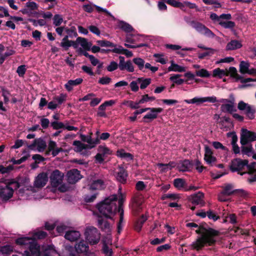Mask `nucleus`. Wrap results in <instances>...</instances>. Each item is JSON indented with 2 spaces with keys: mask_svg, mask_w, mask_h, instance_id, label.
<instances>
[{
  "mask_svg": "<svg viewBox=\"0 0 256 256\" xmlns=\"http://www.w3.org/2000/svg\"><path fill=\"white\" fill-rule=\"evenodd\" d=\"M164 2L174 8H180L182 10L184 8L182 3L178 2L176 0H164Z\"/></svg>",
  "mask_w": 256,
  "mask_h": 256,
  "instance_id": "nucleus-46",
  "label": "nucleus"
},
{
  "mask_svg": "<svg viewBox=\"0 0 256 256\" xmlns=\"http://www.w3.org/2000/svg\"><path fill=\"white\" fill-rule=\"evenodd\" d=\"M188 200L192 204L194 205L200 204L201 206H203L205 204L204 194L201 192H198L197 193L191 195L188 198Z\"/></svg>",
  "mask_w": 256,
  "mask_h": 256,
  "instance_id": "nucleus-14",
  "label": "nucleus"
},
{
  "mask_svg": "<svg viewBox=\"0 0 256 256\" xmlns=\"http://www.w3.org/2000/svg\"><path fill=\"white\" fill-rule=\"evenodd\" d=\"M36 146L38 152H44L46 148V142L43 138H40L34 139L32 144L28 146V149L31 150H34Z\"/></svg>",
  "mask_w": 256,
  "mask_h": 256,
  "instance_id": "nucleus-12",
  "label": "nucleus"
},
{
  "mask_svg": "<svg viewBox=\"0 0 256 256\" xmlns=\"http://www.w3.org/2000/svg\"><path fill=\"white\" fill-rule=\"evenodd\" d=\"M196 75L201 78H208L210 76V74L208 71L204 68L196 71Z\"/></svg>",
  "mask_w": 256,
  "mask_h": 256,
  "instance_id": "nucleus-48",
  "label": "nucleus"
},
{
  "mask_svg": "<svg viewBox=\"0 0 256 256\" xmlns=\"http://www.w3.org/2000/svg\"><path fill=\"white\" fill-rule=\"evenodd\" d=\"M219 24L224 28H228L231 30L234 33L236 32V30L234 28L236 26V24L234 22L228 20V21H220Z\"/></svg>",
  "mask_w": 256,
  "mask_h": 256,
  "instance_id": "nucleus-34",
  "label": "nucleus"
},
{
  "mask_svg": "<svg viewBox=\"0 0 256 256\" xmlns=\"http://www.w3.org/2000/svg\"><path fill=\"white\" fill-rule=\"evenodd\" d=\"M0 182H6L8 186L10 187V188H12L13 190V193L14 192V190H18L20 187V184L16 179H10V180H6L4 178L0 179Z\"/></svg>",
  "mask_w": 256,
  "mask_h": 256,
  "instance_id": "nucleus-26",
  "label": "nucleus"
},
{
  "mask_svg": "<svg viewBox=\"0 0 256 256\" xmlns=\"http://www.w3.org/2000/svg\"><path fill=\"white\" fill-rule=\"evenodd\" d=\"M73 145L76 146L74 150L76 152H80L84 150L91 149L94 148V146H90L82 143L80 140H74L73 142Z\"/></svg>",
  "mask_w": 256,
  "mask_h": 256,
  "instance_id": "nucleus-27",
  "label": "nucleus"
},
{
  "mask_svg": "<svg viewBox=\"0 0 256 256\" xmlns=\"http://www.w3.org/2000/svg\"><path fill=\"white\" fill-rule=\"evenodd\" d=\"M4 186H0V198L2 202H7L13 196V190L8 186L6 182H2Z\"/></svg>",
  "mask_w": 256,
  "mask_h": 256,
  "instance_id": "nucleus-11",
  "label": "nucleus"
},
{
  "mask_svg": "<svg viewBox=\"0 0 256 256\" xmlns=\"http://www.w3.org/2000/svg\"><path fill=\"white\" fill-rule=\"evenodd\" d=\"M63 22V18L60 15L56 14H55L53 18V24L56 26H60Z\"/></svg>",
  "mask_w": 256,
  "mask_h": 256,
  "instance_id": "nucleus-52",
  "label": "nucleus"
},
{
  "mask_svg": "<svg viewBox=\"0 0 256 256\" xmlns=\"http://www.w3.org/2000/svg\"><path fill=\"white\" fill-rule=\"evenodd\" d=\"M117 200V196L113 194L98 204L96 208L100 214V215L106 218L112 219L118 208L116 204Z\"/></svg>",
  "mask_w": 256,
  "mask_h": 256,
  "instance_id": "nucleus-2",
  "label": "nucleus"
},
{
  "mask_svg": "<svg viewBox=\"0 0 256 256\" xmlns=\"http://www.w3.org/2000/svg\"><path fill=\"white\" fill-rule=\"evenodd\" d=\"M74 248L72 246L70 245L66 246V250L68 252V256H80L76 252Z\"/></svg>",
  "mask_w": 256,
  "mask_h": 256,
  "instance_id": "nucleus-57",
  "label": "nucleus"
},
{
  "mask_svg": "<svg viewBox=\"0 0 256 256\" xmlns=\"http://www.w3.org/2000/svg\"><path fill=\"white\" fill-rule=\"evenodd\" d=\"M48 181V176L46 172L40 173L36 177L34 182V186L36 188H41L44 187Z\"/></svg>",
  "mask_w": 256,
  "mask_h": 256,
  "instance_id": "nucleus-18",
  "label": "nucleus"
},
{
  "mask_svg": "<svg viewBox=\"0 0 256 256\" xmlns=\"http://www.w3.org/2000/svg\"><path fill=\"white\" fill-rule=\"evenodd\" d=\"M206 102L214 103L218 102V100L214 96L204 98L195 97V104L196 105H199L200 104Z\"/></svg>",
  "mask_w": 256,
  "mask_h": 256,
  "instance_id": "nucleus-30",
  "label": "nucleus"
},
{
  "mask_svg": "<svg viewBox=\"0 0 256 256\" xmlns=\"http://www.w3.org/2000/svg\"><path fill=\"white\" fill-rule=\"evenodd\" d=\"M83 81L82 78H78L74 80H69L65 84L64 87L68 92L72 90V87L80 84Z\"/></svg>",
  "mask_w": 256,
  "mask_h": 256,
  "instance_id": "nucleus-29",
  "label": "nucleus"
},
{
  "mask_svg": "<svg viewBox=\"0 0 256 256\" xmlns=\"http://www.w3.org/2000/svg\"><path fill=\"white\" fill-rule=\"evenodd\" d=\"M66 31L71 38L72 36L76 37L78 36V34L76 32V28L74 26H71L70 28H66Z\"/></svg>",
  "mask_w": 256,
  "mask_h": 256,
  "instance_id": "nucleus-55",
  "label": "nucleus"
},
{
  "mask_svg": "<svg viewBox=\"0 0 256 256\" xmlns=\"http://www.w3.org/2000/svg\"><path fill=\"white\" fill-rule=\"evenodd\" d=\"M116 156L122 158H129L131 160L133 159V156L130 153L126 152L124 149L118 150Z\"/></svg>",
  "mask_w": 256,
  "mask_h": 256,
  "instance_id": "nucleus-41",
  "label": "nucleus"
},
{
  "mask_svg": "<svg viewBox=\"0 0 256 256\" xmlns=\"http://www.w3.org/2000/svg\"><path fill=\"white\" fill-rule=\"evenodd\" d=\"M248 162L247 160L236 158L232 160L230 168L232 172H238V174L242 176L244 172H240V171L242 170Z\"/></svg>",
  "mask_w": 256,
  "mask_h": 256,
  "instance_id": "nucleus-8",
  "label": "nucleus"
},
{
  "mask_svg": "<svg viewBox=\"0 0 256 256\" xmlns=\"http://www.w3.org/2000/svg\"><path fill=\"white\" fill-rule=\"evenodd\" d=\"M132 62L138 66L140 70H142L144 65V60L143 59L140 58H134Z\"/></svg>",
  "mask_w": 256,
  "mask_h": 256,
  "instance_id": "nucleus-51",
  "label": "nucleus"
},
{
  "mask_svg": "<svg viewBox=\"0 0 256 256\" xmlns=\"http://www.w3.org/2000/svg\"><path fill=\"white\" fill-rule=\"evenodd\" d=\"M212 76L214 78H222L224 76H228V72L226 69L222 70L220 68H216L213 70Z\"/></svg>",
  "mask_w": 256,
  "mask_h": 256,
  "instance_id": "nucleus-35",
  "label": "nucleus"
},
{
  "mask_svg": "<svg viewBox=\"0 0 256 256\" xmlns=\"http://www.w3.org/2000/svg\"><path fill=\"white\" fill-rule=\"evenodd\" d=\"M26 65H21L17 68L16 72L20 77H23L25 74L26 69Z\"/></svg>",
  "mask_w": 256,
  "mask_h": 256,
  "instance_id": "nucleus-59",
  "label": "nucleus"
},
{
  "mask_svg": "<svg viewBox=\"0 0 256 256\" xmlns=\"http://www.w3.org/2000/svg\"><path fill=\"white\" fill-rule=\"evenodd\" d=\"M228 75L230 74V76L236 79V81L239 80V79L242 78V76L238 74L237 72V70L235 67L231 66L229 68L228 72Z\"/></svg>",
  "mask_w": 256,
  "mask_h": 256,
  "instance_id": "nucleus-44",
  "label": "nucleus"
},
{
  "mask_svg": "<svg viewBox=\"0 0 256 256\" xmlns=\"http://www.w3.org/2000/svg\"><path fill=\"white\" fill-rule=\"evenodd\" d=\"M220 110L224 112H228L230 114H232L233 112L236 111V109L234 106L228 104H222L220 106Z\"/></svg>",
  "mask_w": 256,
  "mask_h": 256,
  "instance_id": "nucleus-38",
  "label": "nucleus"
},
{
  "mask_svg": "<svg viewBox=\"0 0 256 256\" xmlns=\"http://www.w3.org/2000/svg\"><path fill=\"white\" fill-rule=\"evenodd\" d=\"M234 185L232 184H226L224 186H222V194L226 196H230L234 194V190H232Z\"/></svg>",
  "mask_w": 256,
  "mask_h": 256,
  "instance_id": "nucleus-33",
  "label": "nucleus"
},
{
  "mask_svg": "<svg viewBox=\"0 0 256 256\" xmlns=\"http://www.w3.org/2000/svg\"><path fill=\"white\" fill-rule=\"evenodd\" d=\"M50 125L54 130H58L60 128H64L65 125L62 122L58 121H54L50 123Z\"/></svg>",
  "mask_w": 256,
  "mask_h": 256,
  "instance_id": "nucleus-50",
  "label": "nucleus"
},
{
  "mask_svg": "<svg viewBox=\"0 0 256 256\" xmlns=\"http://www.w3.org/2000/svg\"><path fill=\"white\" fill-rule=\"evenodd\" d=\"M88 186L91 190H101L106 188L104 181L102 178L92 180Z\"/></svg>",
  "mask_w": 256,
  "mask_h": 256,
  "instance_id": "nucleus-19",
  "label": "nucleus"
},
{
  "mask_svg": "<svg viewBox=\"0 0 256 256\" xmlns=\"http://www.w3.org/2000/svg\"><path fill=\"white\" fill-rule=\"evenodd\" d=\"M80 236V234L77 230H68L67 231L64 235V238L70 242H74L77 240Z\"/></svg>",
  "mask_w": 256,
  "mask_h": 256,
  "instance_id": "nucleus-23",
  "label": "nucleus"
},
{
  "mask_svg": "<svg viewBox=\"0 0 256 256\" xmlns=\"http://www.w3.org/2000/svg\"><path fill=\"white\" fill-rule=\"evenodd\" d=\"M148 110H150V112L146 114L142 119V122L144 123H150L154 120L158 116V114L161 113L163 111V108H146L136 110L134 112V116L129 117V119L132 122H134L136 120V114H141Z\"/></svg>",
  "mask_w": 256,
  "mask_h": 256,
  "instance_id": "nucleus-4",
  "label": "nucleus"
},
{
  "mask_svg": "<svg viewBox=\"0 0 256 256\" xmlns=\"http://www.w3.org/2000/svg\"><path fill=\"white\" fill-rule=\"evenodd\" d=\"M170 63V66L168 68V72H182L186 71V68L184 67L174 63L173 60H172Z\"/></svg>",
  "mask_w": 256,
  "mask_h": 256,
  "instance_id": "nucleus-36",
  "label": "nucleus"
},
{
  "mask_svg": "<svg viewBox=\"0 0 256 256\" xmlns=\"http://www.w3.org/2000/svg\"><path fill=\"white\" fill-rule=\"evenodd\" d=\"M88 28L92 34L98 36H100V31L97 26L94 25H90L88 27Z\"/></svg>",
  "mask_w": 256,
  "mask_h": 256,
  "instance_id": "nucleus-63",
  "label": "nucleus"
},
{
  "mask_svg": "<svg viewBox=\"0 0 256 256\" xmlns=\"http://www.w3.org/2000/svg\"><path fill=\"white\" fill-rule=\"evenodd\" d=\"M157 166L159 168H161L160 170L162 172H166L168 169L172 170V168H174L176 164L175 162H170L168 164L158 163L157 164Z\"/></svg>",
  "mask_w": 256,
  "mask_h": 256,
  "instance_id": "nucleus-37",
  "label": "nucleus"
},
{
  "mask_svg": "<svg viewBox=\"0 0 256 256\" xmlns=\"http://www.w3.org/2000/svg\"><path fill=\"white\" fill-rule=\"evenodd\" d=\"M98 150L100 152V154H102L104 156L106 154H111V151L108 147L100 146Z\"/></svg>",
  "mask_w": 256,
  "mask_h": 256,
  "instance_id": "nucleus-58",
  "label": "nucleus"
},
{
  "mask_svg": "<svg viewBox=\"0 0 256 256\" xmlns=\"http://www.w3.org/2000/svg\"><path fill=\"white\" fill-rule=\"evenodd\" d=\"M173 184L178 190L184 191L186 186V182L184 178H176L174 180Z\"/></svg>",
  "mask_w": 256,
  "mask_h": 256,
  "instance_id": "nucleus-25",
  "label": "nucleus"
},
{
  "mask_svg": "<svg viewBox=\"0 0 256 256\" xmlns=\"http://www.w3.org/2000/svg\"><path fill=\"white\" fill-rule=\"evenodd\" d=\"M242 43L238 40H231L226 46V50H232L239 49L242 47Z\"/></svg>",
  "mask_w": 256,
  "mask_h": 256,
  "instance_id": "nucleus-28",
  "label": "nucleus"
},
{
  "mask_svg": "<svg viewBox=\"0 0 256 256\" xmlns=\"http://www.w3.org/2000/svg\"><path fill=\"white\" fill-rule=\"evenodd\" d=\"M239 80L240 81V82L242 84H244L241 86V88H246L248 86H252L251 84H246V83L250 82H254L256 81V79H254L252 78H244L242 76V78L239 79Z\"/></svg>",
  "mask_w": 256,
  "mask_h": 256,
  "instance_id": "nucleus-49",
  "label": "nucleus"
},
{
  "mask_svg": "<svg viewBox=\"0 0 256 256\" xmlns=\"http://www.w3.org/2000/svg\"><path fill=\"white\" fill-rule=\"evenodd\" d=\"M92 133L90 132L89 135L86 136L83 134H80V138L82 141L84 142H86L88 144L87 145L94 146V147L100 143V140L98 138H96L95 139L92 138Z\"/></svg>",
  "mask_w": 256,
  "mask_h": 256,
  "instance_id": "nucleus-21",
  "label": "nucleus"
},
{
  "mask_svg": "<svg viewBox=\"0 0 256 256\" xmlns=\"http://www.w3.org/2000/svg\"><path fill=\"white\" fill-rule=\"evenodd\" d=\"M16 244L20 246H28V250H26L24 254L26 256H40V246L36 240L29 237L19 238L16 240Z\"/></svg>",
  "mask_w": 256,
  "mask_h": 256,
  "instance_id": "nucleus-3",
  "label": "nucleus"
},
{
  "mask_svg": "<svg viewBox=\"0 0 256 256\" xmlns=\"http://www.w3.org/2000/svg\"><path fill=\"white\" fill-rule=\"evenodd\" d=\"M96 44L101 47H108L113 48L116 46V44L107 40H98Z\"/></svg>",
  "mask_w": 256,
  "mask_h": 256,
  "instance_id": "nucleus-42",
  "label": "nucleus"
},
{
  "mask_svg": "<svg viewBox=\"0 0 256 256\" xmlns=\"http://www.w3.org/2000/svg\"><path fill=\"white\" fill-rule=\"evenodd\" d=\"M74 249L77 254H82L84 256H93V253L89 250L88 243L83 240L76 244Z\"/></svg>",
  "mask_w": 256,
  "mask_h": 256,
  "instance_id": "nucleus-10",
  "label": "nucleus"
},
{
  "mask_svg": "<svg viewBox=\"0 0 256 256\" xmlns=\"http://www.w3.org/2000/svg\"><path fill=\"white\" fill-rule=\"evenodd\" d=\"M250 65L248 62L242 61L240 64L239 71L242 74H246L248 72Z\"/></svg>",
  "mask_w": 256,
  "mask_h": 256,
  "instance_id": "nucleus-43",
  "label": "nucleus"
},
{
  "mask_svg": "<svg viewBox=\"0 0 256 256\" xmlns=\"http://www.w3.org/2000/svg\"><path fill=\"white\" fill-rule=\"evenodd\" d=\"M256 140V133L246 128L242 129L240 142L242 146L247 144L249 142Z\"/></svg>",
  "mask_w": 256,
  "mask_h": 256,
  "instance_id": "nucleus-9",
  "label": "nucleus"
},
{
  "mask_svg": "<svg viewBox=\"0 0 256 256\" xmlns=\"http://www.w3.org/2000/svg\"><path fill=\"white\" fill-rule=\"evenodd\" d=\"M98 226L102 231L109 232L110 231V224L106 220H104V218L100 216H98Z\"/></svg>",
  "mask_w": 256,
  "mask_h": 256,
  "instance_id": "nucleus-24",
  "label": "nucleus"
},
{
  "mask_svg": "<svg viewBox=\"0 0 256 256\" xmlns=\"http://www.w3.org/2000/svg\"><path fill=\"white\" fill-rule=\"evenodd\" d=\"M26 8L20 10L24 14H28L30 16L32 14L31 10H37L38 8V4L34 2H28L26 4Z\"/></svg>",
  "mask_w": 256,
  "mask_h": 256,
  "instance_id": "nucleus-20",
  "label": "nucleus"
},
{
  "mask_svg": "<svg viewBox=\"0 0 256 256\" xmlns=\"http://www.w3.org/2000/svg\"><path fill=\"white\" fill-rule=\"evenodd\" d=\"M207 226L208 224L206 222L198 226L196 232L201 234V236L190 244L192 250L199 251L206 244L211 246L216 244V240L213 237L218 236L219 232L212 228H207Z\"/></svg>",
  "mask_w": 256,
  "mask_h": 256,
  "instance_id": "nucleus-1",
  "label": "nucleus"
},
{
  "mask_svg": "<svg viewBox=\"0 0 256 256\" xmlns=\"http://www.w3.org/2000/svg\"><path fill=\"white\" fill-rule=\"evenodd\" d=\"M76 42L80 44V46L84 50L88 51L90 50V48L92 46V43L91 42H88V40L86 38L78 37L76 38Z\"/></svg>",
  "mask_w": 256,
  "mask_h": 256,
  "instance_id": "nucleus-32",
  "label": "nucleus"
},
{
  "mask_svg": "<svg viewBox=\"0 0 256 256\" xmlns=\"http://www.w3.org/2000/svg\"><path fill=\"white\" fill-rule=\"evenodd\" d=\"M138 82L140 84V88L141 89L146 88L151 82L150 78H138L137 79Z\"/></svg>",
  "mask_w": 256,
  "mask_h": 256,
  "instance_id": "nucleus-40",
  "label": "nucleus"
},
{
  "mask_svg": "<svg viewBox=\"0 0 256 256\" xmlns=\"http://www.w3.org/2000/svg\"><path fill=\"white\" fill-rule=\"evenodd\" d=\"M118 27L126 32H130L134 30L132 26L123 20L118 22Z\"/></svg>",
  "mask_w": 256,
  "mask_h": 256,
  "instance_id": "nucleus-31",
  "label": "nucleus"
},
{
  "mask_svg": "<svg viewBox=\"0 0 256 256\" xmlns=\"http://www.w3.org/2000/svg\"><path fill=\"white\" fill-rule=\"evenodd\" d=\"M119 171L117 174L116 179L120 183L124 184L126 182L128 174L126 170L122 166H118Z\"/></svg>",
  "mask_w": 256,
  "mask_h": 256,
  "instance_id": "nucleus-22",
  "label": "nucleus"
},
{
  "mask_svg": "<svg viewBox=\"0 0 256 256\" xmlns=\"http://www.w3.org/2000/svg\"><path fill=\"white\" fill-rule=\"evenodd\" d=\"M120 62L118 68L122 71L126 70L128 72H134V67L131 60H128L125 62L124 57L122 56H119Z\"/></svg>",
  "mask_w": 256,
  "mask_h": 256,
  "instance_id": "nucleus-15",
  "label": "nucleus"
},
{
  "mask_svg": "<svg viewBox=\"0 0 256 256\" xmlns=\"http://www.w3.org/2000/svg\"><path fill=\"white\" fill-rule=\"evenodd\" d=\"M48 236V234L46 232L43 230H38L34 233L33 235V238L36 240V239H44L46 238Z\"/></svg>",
  "mask_w": 256,
  "mask_h": 256,
  "instance_id": "nucleus-47",
  "label": "nucleus"
},
{
  "mask_svg": "<svg viewBox=\"0 0 256 256\" xmlns=\"http://www.w3.org/2000/svg\"><path fill=\"white\" fill-rule=\"evenodd\" d=\"M238 196L243 198H246L248 196V192L243 189H236L234 190V194Z\"/></svg>",
  "mask_w": 256,
  "mask_h": 256,
  "instance_id": "nucleus-60",
  "label": "nucleus"
},
{
  "mask_svg": "<svg viewBox=\"0 0 256 256\" xmlns=\"http://www.w3.org/2000/svg\"><path fill=\"white\" fill-rule=\"evenodd\" d=\"M182 5L184 6H184H187L190 9H195L196 12L200 11V10L198 8L196 4L192 3L190 2L185 1L182 2Z\"/></svg>",
  "mask_w": 256,
  "mask_h": 256,
  "instance_id": "nucleus-54",
  "label": "nucleus"
},
{
  "mask_svg": "<svg viewBox=\"0 0 256 256\" xmlns=\"http://www.w3.org/2000/svg\"><path fill=\"white\" fill-rule=\"evenodd\" d=\"M194 164L192 160H180L178 164L177 169L180 172H190L193 168Z\"/></svg>",
  "mask_w": 256,
  "mask_h": 256,
  "instance_id": "nucleus-16",
  "label": "nucleus"
},
{
  "mask_svg": "<svg viewBox=\"0 0 256 256\" xmlns=\"http://www.w3.org/2000/svg\"><path fill=\"white\" fill-rule=\"evenodd\" d=\"M66 96L63 94H61L59 96H56L54 98V100L56 101L58 104H62L66 100Z\"/></svg>",
  "mask_w": 256,
  "mask_h": 256,
  "instance_id": "nucleus-56",
  "label": "nucleus"
},
{
  "mask_svg": "<svg viewBox=\"0 0 256 256\" xmlns=\"http://www.w3.org/2000/svg\"><path fill=\"white\" fill-rule=\"evenodd\" d=\"M118 67V64L114 61H112L106 67V70L108 72H112L116 70Z\"/></svg>",
  "mask_w": 256,
  "mask_h": 256,
  "instance_id": "nucleus-62",
  "label": "nucleus"
},
{
  "mask_svg": "<svg viewBox=\"0 0 256 256\" xmlns=\"http://www.w3.org/2000/svg\"><path fill=\"white\" fill-rule=\"evenodd\" d=\"M68 181L70 184H75L82 178L80 172L77 169H72L68 172Z\"/></svg>",
  "mask_w": 256,
  "mask_h": 256,
  "instance_id": "nucleus-17",
  "label": "nucleus"
},
{
  "mask_svg": "<svg viewBox=\"0 0 256 256\" xmlns=\"http://www.w3.org/2000/svg\"><path fill=\"white\" fill-rule=\"evenodd\" d=\"M206 52L203 53H200L198 54V58L200 60H202L207 56H212L216 52L214 49L208 48L206 50Z\"/></svg>",
  "mask_w": 256,
  "mask_h": 256,
  "instance_id": "nucleus-39",
  "label": "nucleus"
},
{
  "mask_svg": "<svg viewBox=\"0 0 256 256\" xmlns=\"http://www.w3.org/2000/svg\"><path fill=\"white\" fill-rule=\"evenodd\" d=\"M182 75L180 74H173L170 78V80L178 85H181L184 82V79H178Z\"/></svg>",
  "mask_w": 256,
  "mask_h": 256,
  "instance_id": "nucleus-45",
  "label": "nucleus"
},
{
  "mask_svg": "<svg viewBox=\"0 0 256 256\" xmlns=\"http://www.w3.org/2000/svg\"><path fill=\"white\" fill-rule=\"evenodd\" d=\"M84 236L86 240L92 245L97 244L100 238V234L98 230L93 226L86 229Z\"/></svg>",
  "mask_w": 256,
  "mask_h": 256,
  "instance_id": "nucleus-5",
  "label": "nucleus"
},
{
  "mask_svg": "<svg viewBox=\"0 0 256 256\" xmlns=\"http://www.w3.org/2000/svg\"><path fill=\"white\" fill-rule=\"evenodd\" d=\"M162 200H164L167 198H170L172 200H175L176 199L179 198V196L178 194H164L162 196Z\"/></svg>",
  "mask_w": 256,
  "mask_h": 256,
  "instance_id": "nucleus-61",
  "label": "nucleus"
},
{
  "mask_svg": "<svg viewBox=\"0 0 256 256\" xmlns=\"http://www.w3.org/2000/svg\"><path fill=\"white\" fill-rule=\"evenodd\" d=\"M62 178V176L59 170H54L50 176L52 186L54 188L58 187L61 184Z\"/></svg>",
  "mask_w": 256,
  "mask_h": 256,
  "instance_id": "nucleus-13",
  "label": "nucleus"
},
{
  "mask_svg": "<svg viewBox=\"0 0 256 256\" xmlns=\"http://www.w3.org/2000/svg\"><path fill=\"white\" fill-rule=\"evenodd\" d=\"M204 160L207 164H209L210 166H212V163L216 161V158L212 155L208 156L204 155Z\"/></svg>",
  "mask_w": 256,
  "mask_h": 256,
  "instance_id": "nucleus-53",
  "label": "nucleus"
},
{
  "mask_svg": "<svg viewBox=\"0 0 256 256\" xmlns=\"http://www.w3.org/2000/svg\"><path fill=\"white\" fill-rule=\"evenodd\" d=\"M238 108L240 110H244L245 114L250 120H253L255 117L256 109L254 106H252L242 100L239 102Z\"/></svg>",
  "mask_w": 256,
  "mask_h": 256,
  "instance_id": "nucleus-7",
  "label": "nucleus"
},
{
  "mask_svg": "<svg viewBox=\"0 0 256 256\" xmlns=\"http://www.w3.org/2000/svg\"><path fill=\"white\" fill-rule=\"evenodd\" d=\"M189 24L196 31L204 34L208 38H214L216 36L212 30L200 22L192 20L189 22Z\"/></svg>",
  "mask_w": 256,
  "mask_h": 256,
  "instance_id": "nucleus-6",
  "label": "nucleus"
},
{
  "mask_svg": "<svg viewBox=\"0 0 256 256\" xmlns=\"http://www.w3.org/2000/svg\"><path fill=\"white\" fill-rule=\"evenodd\" d=\"M112 81V79L108 76H104L100 78L98 82L101 84L107 85L108 84Z\"/></svg>",
  "mask_w": 256,
  "mask_h": 256,
  "instance_id": "nucleus-64",
  "label": "nucleus"
}]
</instances>
